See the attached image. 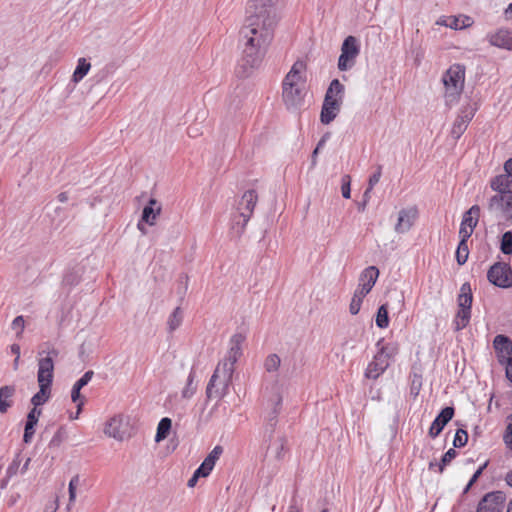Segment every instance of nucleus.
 Returning a JSON list of instances; mask_svg holds the SVG:
<instances>
[{"mask_svg":"<svg viewBox=\"0 0 512 512\" xmlns=\"http://www.w3.org/2000/svg\"><path fill=\"white\" fill-rule=\"evenodd\" d=\"M360 53L359 41L355 36H347L341 46V53L338 59V69L347 71L351 69Z\"/></svg>","mask_w":512,"mask_h":512,"instance_id":"obj_9","label":"nucleus"},{"mask_svg":"<svg viewBox=\"0 0 512 512\" xmlns=\"http://www.w3.org/2000/svg\"><path fill=\"white\" fill-rule=\"evenodd\" d=\"M468 433L464 429H458L454 435L453 445L455 448H461L467 444Z\"/></svg>","mask_w":512,"mask_h":512,"instance_id":"obj_39","label":"nucleus"},{"mask_svg":"<svg viewBox=\"0 0 512 512\" xmlns=\"http://www.w3.org/2000/svg\"><path fill=\"white\" fill-rule=\"evenodd\" d=\"M202 129L199 124H191L187 128V135L190 138H197L202 135Z\"/></svg>","mask_w":512,"mask_h":512,"instance_id":"obj_47","label":"nucleus"},{"mask_svg":"<svg viewBox=\"0 0 512 512\" xmlns=\"http://www.w3.org/2000/svg\"><path fill=\"white\" fill-rule=\"evenodd\" d=\"M93 371H87L85 374L74 384L77 389H82L86 386L93 377Z\"/></svg>","mask_w":512,"mask_h":512,"instance_id":"obj_45","label":"nucleus"},{"mask_svg":"<svg viewBox=\"0 0 512 512\" xmlns=\"http://www.w3.org/2000/svg\"><path fill=\"white\" fill-rule=\"evenodd\" d=\"M504 171L505 173L504 174H500L499 176H509L510 180H512V157L509 158L505 163H504Z\"/></svg>","mask_w":512,"mask_h":512,"instance_id":"obj_50","label":"nucleus"},{"mask_svg":"<svg viewBox=\"0 0 512 512\" xmlns=\"http://www.w3.org/2000/svg\"><path fill=\"white\" fill-rule=\"evenodd\" d=\"M471 319V309L458 308L453 325L456 331L466 328Z\"/></svg>","mask_w":512,"mask_h":512,"instance_id":"obj_28","label":"nucleus"},{"mask_svg":"<svg viewBox=\"0 0 512 512\" xmlns=\"http://www.w3.org/2000/svg\"><path fill=\"white\" fill-rule=\"evenodd\" d=\"M80 483V477L79 475H75L72 477V479L69 482V506L72 505L76 500V489Z\"/></svg>","mask_w":512,"mask_h":512,"instance_id":"obj_40","label":"nucleus"},{"mask_svg":"<svg viewBox=\"0 0 512 512\" xmlns=\"http://www.w3.org/2000/svg\"><path fill=\"white\" fill-rule=\"evenodd\" d=\"M500 249L503 254H512V232L507 231L502 235Z\"/></svg>","mask_w":512,"mask_h":512,"instance_id":"obj_36","label":"nucleus"},{"mask_svg":"<svg viewBox=\"0 0 512 512\" xmlns=\"http://www.w3.org/2000/svg\"><path fill=\"white\" fill-rule=\"evenodd\" d=\"M473 114L459 115L452 126L451 133L454 138L458 139L467 129L468 123L471 121Z\"/></svg>","mask_w":512,"mask_h":512,"instance_id":"obj_27","label":"nucleus"},{"mask_svg":"<svg viewBox=\"0 0 512 512\" xmlns=\"http://www.w3.org/2000/svg\"><path fill=\"white\" fill-rule=\"evenodd\" d=\"M90 67H91L90 63H88L85 58H80L78 60V65L73 73V81L74 82L81 81L89 72Z\"/></svg>","mask_w":512,"mask_h":512,"instance_id":"obj_32","label":"nucleus"},{"mask_svg":"<svg viewBox=\"0 0 512 512\" xmlns=\"http://www.w3.org/2000/svg\"><path fill=\"white\" fill-rule=\"evenodd\" d=\"M19 360H20V356H16L15 359H14V369L17 370L18 369V365H19Z\"/></svg>","mask_w":512,"mask_h":512,"instance_id":"obj_62","label":"nucleus"},{"mask_svg":"<svg viewBox=\"0 0 512 512\" xmlns=\"http://www.w3.org/2000/svg\"><path fill=\"white\" fill-rule=\"evenodd\" d=\"M341 106L342 103L324 100L320 114L321 122L325 125L331 123L340 112Z\"/></svg>","mask_w":512,"mask_h":512,"instance_id":"obj_20","label":"nucleus"},{"mask_svg":"<svg viewBox=\"0 0 512 512\" xmlns=\"http://www.w3.org/2000/svg\"><path fill=\"white\" fill-rule=\"evenodd\" d=\"M508 419L510 420L508 424H512V413L509 415Z\"/></svg>","mask_w":512,"mask_h":512,"instance_id":"obj_64","label":"nucleus"},{"mask_svg":"<svg viewBox=\"0 0 512 512\" xmlns=\"http://www.w3.org/2000/svg\"><path fill=\"white\" fill-rule=\"evenodd\" d=\"M182 322V312L179 307H177L173 313L170 315L168 320V326L170 331H174L177 329Z\"/></svg>","mask_w":512,"mask_h":512,"instance_id":"obj_38","label":"nucleus"},{"mask_svg":"<svg viewBox=\"0 0 512 512\" xmlns=\"http://www.w3.org/2000/svg\"><path fill=\"white\" fill-rule=\"evenodd\" d=\"M418 217V210L416 207H408L401 209L398 213L397 223L395 225V231L398 234L408 232L414 225L415 220Z\"/></svg>","mask_w":512,"mask_h":512,"instance_id":"obj_15","label":"nucleus"},{"mask_svg":"<svg viewBox=\"0 0 512 512\" xmlns=\"http://www.w3.org/2000/svg\"><path fill=\"white\" fill-rule=\"evenodd\" d=\"M381 176H382V166L378 165L376 167L375 172L369 177L368 187H367V189L364 192V197L365 198H369L370 197L369 194L371 193V191L373 190L375 185L380 181Z\"/></svg>","mask_w":512,"mask_h":512,"instance_id":"obj_34","label":"nucleus"},{"mask_svg":"<svg viewBox=\"0 0 512 512\" xmlns=\"http://www.w3.org/2000/svg\"><path fill=\"white\" fill-rule=\"evenodd\" d=\"M222 450H211L202 464L195 470L201 477L205 478L212 472L216 461L219 459Z\"/></svg>","mask_w":512,"mask_h":512,"instance_id":"obj_22","label":"nucleus"},{"mask_svg":"<svg viewBox=\"0 0 512 512\" xmlns=\"http://www.w3.org/2000/svg\"><path fill=\"white\" fill-rule=\"evenodd\" d=\"M351 177L349 175H344L342 177V185H341V192L342 196L346 199H349L351 197Z\"/></svg>","mask_w":512,"mask_h":512,"instance_id":"obj_42","label":"nucleus"},{"mask_svg":"<svg viewBox=\"0 0 512 512\" xmlns=\"http://www.w3.org/2000/svg\"><path fill=\"white\" fill-rule=\"evenodd\" d=\"M42 410L39 407L33 406L31 411L27 415V421H31L34 424H37L39 416L41 415Z\"/></svg>","mask_w":512,"mask_h":512,"instance_id":"obj_48","label":"nucleus"},{"mask_svg":"<svg viewBox=\"0 0 512 512\" xmlns=\"http://www.w3.org/2000/svg\"><path fill=\"white\" fill-rule=\"evenodd\" d=\"M246 337L242 333H235L229 340V349L223 361L219 362L207 385L208 398H222L234 372V365L242 356V346Z\"/></svg>","mask_w":512,"mask_h":512,"instance_id":"obj_2","label":"nucleus"},{"mask_svg":"<svg viewBox=\"0 0 512 512\" xmlns=\"http://www.w3.org/2000/svg\"><path fill=\"white\" fill-rule=\"evenodd\" d=\"M171 427H172L171 419L168 417L162 418L157 426L155 441L160 442L161 440H164L165 438H167V436L170 433Z\"/></svg>","mask_w":512,"mask_h":512,"instance_id":"obj_30","label":"nucleus"},{"mask_svg":"<svg viewBox=\"0 0 512 512\" xmlns=\"http://www.w3.org/2000/svg\"><path fill=\"white\" fill-rule=\"evenodd\" d=\"M324 144H325V139H324V138H322V139L318 142V144H317L316 148L314 149V151H313V155H312V164H313V165H315V164H316V157H317V154L319 153L320 148H321Z\"/></svg>","mask_w":512,"mask_h":512,"instance_id":"obj_54","label":"nucleus"},{"mask_svg":"<svg viewBox=\"0 0 512 512\" xmlns=\"http://www.w3.org/2000/svg\"><path fill=\"white\" fill-rule=\"evenodd\" d=\"M503 365L505 366L507 378L512 382V357L507 362H504Z\"/></svg>","mask_w":512,"mask_h":512,"instance_id":"obj_53","label":"nucleus"},{"mask_svg":"<svg viewBox=\"0 0 512 512\" xmlns=\"http://www.w3.org/2000/svg\"><path fill=\"white\" fill-rule=\"evenodd\" d=\"M196 372L192 369L187 377L185 387L181 391L182 398L190 399L194 396L197 390V384L195 383Z\"/></svg>","mask_w":512,"mask_h":512,"instance_id":"obj_29","label":"nucleus"},{"mask_svg":"<svg viewBox=\"0 0 512 512\" xmlns=\"http://www.w3.org/2000/svg\"><path fill=\"white\" fill-rule=\"evenodd\" d=\"M161 205L157 202L156 199H150L148 204L144 207L142 212L141 220L137 224V228L143 233H146V230L143 226V222L153 226L156 224V220L161 213Z\"/></svg>","mask_w":512,"mask_h":512,"instance_id":"obj_14","label":"nucleus"},{"mask_svg":"<svg viewBox=\"0 0 512 512\" xmlns=\"http://www.w3.org/2000/svg\"><path fill=\"white\" fill-rule=\"evenodd\" d=\"M480 218V207L478 205H473L469 210H467L462 217L461 223L466 227H469V230H473L476 228Z\"/></svg>","mask_w":512,"mask_h":512,"instance_id":"obj_25","label":"nucleus"},{"mask_svg":"<svg viewBox=\"0 0 512 512\" xmlns=\"http://www.w3.org/2000/svg\"><path fill=\"white\" fill-rule=\"evenodd\" d=\"M504 441L508 445H512V424H508L504 434Z\"/></svg>","mask_w":512,"mask_h":512,"instance_id":"obj_52","label":"nucleus"},{"mask_svg":"<svg viewBox=\"0 0 512 512\" xmlns=\"http://www.w3.org/2000/svg\"><path fill=\"white\" fill-rule=\"evenodd\" d=\"M507 512H512V499L508 502Z\"/></svg>","mask_w":512,"mask_h":512,"instance_id":"obj_63","label":"nucleus"},{"mask_svg":"<svg viewBox=\"0 0 512 512\" xmlns=\"http://www.w3.org/2000/svg\"><path fill=\"white\" fill-rule=\"evenodd\" d=\"M456 455V450H447V452L441 456L439 460L437 458H433L429 462V470L435 473H442L445 467L450 464Z\"/></svg>","mask_w":512,"mask_h":512,"instance_id":"obj_24","label":"nucleus"},{"mask_svg":"<svg viewBox=\"0 0 512 512\" xmlns=\"http://www.w3.org/2000/svg\"><path fill=\"white\" fill-rule=\"evenodd\" d=\"M469 256L467 241H460L456 250V261L459 265L466 263Z\"/></svg>","mask_w":512,"mask_h":512,"instance_id":"obj_35","label":"nucleus"},{"mask_svg":"<svg viewBox=\"0 0 512 512\" xmlns=\"http://www.w3.org/2000/svg\"><path fill=\"white\" fill-rule=\"evenodd\" d=\"M506 495L502 491H493L485 494L477 505L476 512H503Z\"/></svg>","mask_w":512,"mask_h":512,"instance_id":"obj_12","label":"nucleus"},{"mask_svg":"<svg viewBox=\"0 0 512 512\" xmlns=\"http://www.w3.org/2000/svg\"><path fill=\"white\" fill-rule=\"evenodd\" d=\"M35 425L36 424L32 423L31 421H26L25 429H24V437H23L25 443H29L32 436L34 435Z\"/></svg>","mask_w":512,"mask_h":512,"instance_id":"obj_43","label":"nucleus"},{"mask_svg":"<svg viewBox=\"0 0 512 512\" xmlns=\"http://www.w3.org/2000/svg\"><path fill=\"white\" fill-rule=\"evenodd\" d=\"M54 378V362L48 353L47 356L38 360L37 382L39 391L31 398V403L35 407L45 404L51 397L52 383Z\"/></svg>","mask_w":512,"mask_h":512,"instance_id":"obj_4","label":"nucleus"},{"mask_svg":"<svg viewBox=\"0 0 512 512\" xmlns=\"http://www.w3.org/2000/svg\"><path fill=\"white\" fill-rule=\"evenodd\" d=\"M25 322L23 316H17L12 322V328L18 330L17 336L20 337L24 331Z\"/></svg>","mask_w":512,"mask_h":512,"instance_id":"obj_44","label":"nucleus"},{"mask_svg":"<svg viewBox=\"0 0 512 512\" xmlns=\"http://www.w3.org/2000/svg\"><path fill=\"white\" fill-rule=\"evenodd\" d=\"M104 434L117 441L130 439L136 434V423L129 416L122 414L111 417L104 426Z\"/></svg>","mask_w":512,"mask_h":512,"instance_id":"obj_8","label":"nucleus"},{"mask_svg":"<svg viewBox=\"0 0 512 512\" xmlns=\"http://www.w3.org/2000/svg\"><path fill=\"white\" fill-rule=\"evenodd\" d=\"M80 390L81 389H77L76 386H73V389H72V392H71L72 401L77 403V413H76L75 418L78 417V415H79V413L82 410V407L84 405V400L81 398Z\"/></svg>","mask_w":512,"mask_h":512,"instance_id":"obj_41","label":"nucleus"},{"mask_svg":"<svg viewBox=\"0 0 512 512\" xmlns=\"http://www.w3.org/2000/svg\"><path fill=\"white\" fill-rule=\"evenodd\" d=\"M281 360L277 354H270L264 362V367L268 372L277 371L280 366Z\"/></svg>","mask_w":512,"mask_h":512,"instance_id":"obj_37","label":"nucleus"},{"mask_svg":"<svg viewBox=\"0 0 512 512\" xmlns=\"http://www.w3.org/2000/svg\"><path fill=\"white\" fill-rule=\"evenodd\" d=\"M473 23V18L464 14L442 16L436 22L437 25L449 27L454 30L469 28Z\"/></svg>","mask_w":512,"mask_h":512,"instance_id":"obj_16","label":"nucleus"},{"mask_svg":"<svg viewBox=\"0 0 512 512\" xmlns=\"http://www.w3.org/2000/svg\"><path fill=\"white\" fill-rule=\"evenodd\" d=\"M287 512H302L297 506L291 505Z\"/></svg>","mask_w":512,"mask_h":512,"instance_id":"obj_60","label":"nucleus"},{"mask_svg":"<svg viewBox=\"0 0 512 512\" xmlns=\"http://www.w3.org/2000/svg\"><path fill=\"white\" fill-rule=\"evenodd\" d=\"M378 352L377 354H383L386 356L387 361L393 358L398 353V347L394 343H385L383 339L377 342Z\"/></svg>","mask_w":512,"mask_h":512,"instance_id":"obj_31","label":"nucleus"},{"mask_svg":"<svg viewBox=\"0 0 512 512\" xmlns=\"http://www.w3.org/2000/svg\"><path fill=\"white\" fill-rule=\"evenodd\" d=\"M491 46L512 51V30L500 28L486 35Z\"/></svg>","mask_w":512,"mask_h":512,"instance_id":"obj_13","label":"nucleus"},{"mask_svg":"<svg viewBox=\"0 0 512 512\" xmlns=\"http://www.w3.org/2000/svg\"><path fill=\"white\" fill-rule=\"evenodd\" d=\"M466 69L464 65L453 64L442 76L444 97L447 105L455 104L463 92Z\"/></svg>","mask_w":512,"mask_h":512,"instance_id":"obj_6","label":"nucleus"},{"mask_svg":"<svg viewBox=\"0 0 512 512\" xmlns=\"http://www.w3.org/2000/svg\"><path fill=\"white\" fill-rule=\"evenodd\" d=\"M490 187L496 194L489 199V208L512 217V180L509 176H495L490 180Z\"/></svg>","mask_w":512,"mask_h":512,"instance_id":"obj_5","label":"nucleus"},{"mask_svg":"<svg viewBox=\"0 0 512 512\" xmlns=\"http://www.w3.org/2000/svg\"><path fill=\"white\" fill-rule=\"evenodd\" d=\"M506 18H512V4H509L507 9L505 10Z\"/></svg>","mask_w":512,"mask_h":512,"instance_id":"obj_59","label":"nucleus"},{"mask_svg":"<svg viewBox=\"0 0 512 512\" xmlns=\"http://www.w3.org/2000/svg\"><path fill=\"white\" fill-rule=\"evenodd\" d=\"M473 302V295L469 283L462 284L460 293L457 298L458 308L471 309Z\"/></svg>","mask_w":512,"mask_h":512,"instance_id":"obj_26","label":"nucleus"},{"mask_svg":"<svg viewBox=\"0 0 512 512\" xmlns=\"http://www.w3.org/2000/svg\"><path fill=\"white\" fill-rule=\"evenodd\" d=\"M11 352L15 355V356H20V346L18 344H13L11 345Z\"/></svg>","mask_w":512,"mask_h":512,"instance_id":"obj_56","label":"nucleus"},{"mask_svg":"<svg viewBox=\"0 0 512 512\" xmlns=\"http://www.w3.org/2000/svg\"><path fill=\"white\" fill-rule=\"evenodd\" d=\"M376 325L381 329H385L389 326L388 305L387 304H382L378 308L377 315H376Z\"/></svg>","mask_w":512,"mask_h":512,"instance_id":"obj_33","label":"nucleus"},{"mask_svg":"<svg viewBox=\"0 0 512 512\" xmlns=\"http://www.w3.org/2000/svg\"><path fill=\"white\" fill-rule=\"evenodd\" d=\"M199 478H201V476L195 471L192 477L188 480L187 486L190 488L195 487Z\"/></svg>","mask_w":512,"mask_h":512,"instance_id":"obj_55","label":"nucleus"},{"mask_svg":"<svg viewBox=\"0 0 512 512\" xmlns=\"http://www.w3.org/2000/svg\"><path fill=\"white\" fill-rule=\"evenodd\" d=\"M488 280L495 286L501 288L512 287V270L506 263H495L487 273Z\"/></svg>","mask_w":512,"mask_h":512,"instance_id":"obj_11","label":"nucleus"},{"mask_svg":"<svg viewBox=\"0 0 512 512\" xmlns=\"http://www.w3.org/2000/svg\"><path fill=\"white\" fill-rule=\"evenodd\" d=\"M29 461H30V457H26V458H25V463H24V465H23V467H22L21 472H25V471L27 470V468H28V464H29Z\"/></svg>","mask_w":512,"mask_h":512,"instance_id":"obj_61","label":"nucleus"},{"mask_svg":"<svg viewBox=\"0 0 512 512\" xmlns=\"http://www.w3.org/2000/svg\"><path fill=\"white\" fill-rule=\"evenodd\" d=\"M23 459H24V457H22L20 453L16 455L12 464L8 467V470H7L8 476H12V475L16 474V472L18 470V466Z\"/></svg>","mask_w":512,"mask_h":512,"instance_id":"obj_46","label":"nucleus"},{"mask_svg":"<svg viewBox=\"0 0 512 512\" xmlns=\"http://www.w3.org/2000/svg\"><path fill=\"white\" fill-rule=\"evenodd\" d=\"M258 196L254 190L244 192L238 205V216L234 217L237 225H240V231L246 227L249 219L251 218L255 206L257 204Z\"/></svg>","mask_w":512,"mask_h":512,"instance_id":"obj_10","label":"nucleus"},{"mask_svg":"<svg viewBox=\"0 0 512 512\" xmlns=\"http://www.w3.org/2000/svg\"><path fill=\"white\" fill-rule=\"evenodd\" d=\"M454 416V408L453 407H445L441 410L439 415L432 422L429 435L431 437H436L443 430L445 425L453 418Z\"/></svg>","mask_w":512,"mask_h":512,"instance_id":"obj_19","label":"nucleus"},{"mask_svg":"<svg viewBox=\"0 0 512 512\" xmlns=\"http://www.w3.org/2000/svg\"><path fill=\"white\" fill-rule=\"evenodd\" d=\"M493 346L500 364H504L512 358V341L508 337L497 335L494 338Z\"/></svg>","mask_w":512,"mask_h":512,"instance_id":"obj_17","label":"nucleus"},{"mask_svg":"<svg viewBox=\"0 0 512 512\" xmlns=\"http://www.w3.org/2000/svg\"><path fill=\"white\" fill-rule=\"evenodd\" d=\"M58 200L62 203L68 200V194L66 192H62L58 195Z\"/></svg>","mask_w":512,"mask_h":512,"instance_id":"obj_57","label":"nucleus"},{"mask_svg":"<svg viewBox=\"0 0 512 512\" xmlns=\"http://www.w3.org/2000/svg\"><path fill=\"white\" fill-rule=\"evenodd\" d=\"M306 70V63L297 60L283 79L282 100L288 109L300 106L304 100Z\"/></svg>","mask_w":512,"mask_h":512,"instance_id":"obj_3","label":"nucleus"},{"mask_svg":"<svg viewBox=\"0 0 512 512\" xmlns=\"http://www.w3.org/2000/svg\"><path fill=\"white\" fill-rule=\"evenodd\" d=\"M486 466V463L484 464V466L480 467L472 476V478L470 479V481L468 482L466 488H465V492L468 491L470 489V487L474 484V482L478 479V477L480 476V474L482 473L483 471V468Z\"/></svg>","mask_w":512,"mask_h":512,"instance_id":"obj_51","label":"nucleus"},{"mask_svg":"<svg viewBox=\"0 0 512 512\" xmlns=\"http://www.w3.org/2000/svg\"><path fill=\"white\" fill-rule=\"evenodd\" d=\"M378 276L379 270L375 266H369L362 271L359 277L358 287L349 305V311L352 315L359 313L363 299L372 290Z\"/></svg>","mask_w":512,"mask_h":512,"instance_id":"obj_7","label":"nucleus"},{"mask_svg":"<svg viewBox=\"0 0 512 512\" xmlns=\"http://www.w3.org/2000/svg\"><path fill=\"white\" fill-rule=\"evenodd\" d=\"M16 389L13 385H5L0 388V412L6 413L14 404Z\"/></svg>","mask_w":512,"mask_h":512,"instance_id":"obj_23","label":"nucleus"},{"mask_svg":"<svg viewBox=\"0 0 512 512\" xmlns=\"http://www.w3.org/2000/svg\"><path fill=\"white\" fill-rule=\"evenodd\" d=\"M505 480H506V483L512 487V471L507 473L506 477H505Z\"/></svg>","mask_w":512,"mask_h":512,"instance_id":"obj_58","label":"nucleus"},{"mask_svg":"<svg viewBox=\"0 0 512 512\" xmlns=\"http://www.w3.org/2000/svg\"><path fill=\"white\" fill-rule=\"evenodd\" d=\"M388 366L389 362L387 361L386 356L383 354H376L373 360L368 364L365 376L369 379H377L385 372Z\"/></svg>","mask_w":512,"mask_h":512,"instance_id":"obj_18","label":"nucleus"},{"mask_svg":"<svg viewBox=\"0 0 512 512\" xmlns=\"http://www.w3.org/2000/svg\"><path fill=\"white\" fill-rule=\"evenodd\" d=\"M277 20L273 0L248 1L247 17L240 30L243 50L239 67L242 75H249L261 65L273 40Z\"/></svg>","mask_w":512,"mask_h":512,"instance_id":"obj_1","label":"nucleus"},{"mask_svg":"<svg viewBox=\"0 0 512 512\" xmlns=\"http://www.w3.org/2000/svg\"><path fill=\"white\" fill-rule=\"evenodd\" d=\"M344 93H345L344 85L338 79H334L331 81V83L326 91L324 100L343 103Z\"/></svg>","mask_w":512,"mask_h":512,"instance_id":"obj_21","label":"nucleus"},{"mask_svg":"<svg viewBox=\"0 0 512 512\" xmlns=\"http://www.w3.org/2000/svg\"><path fill=\"white\" fill-rule=\"evenodd\" d=\"M473 232H474L473 230H469V227H466L465 225H463L461 223L460 224V229H459L460 241H468V239L471 237Z\"/></svg>","mask_w":512,"mask_h":512,"instance_id":"obj_49","label":"nucleus"}]
</instances>
